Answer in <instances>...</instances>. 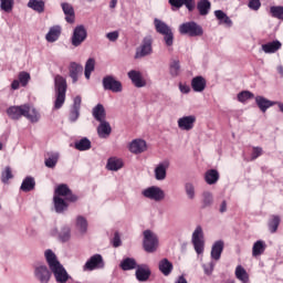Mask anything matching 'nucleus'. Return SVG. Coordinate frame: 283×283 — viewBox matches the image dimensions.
<instances>
[{"mask_svg":"<svg viewBox=\"0 0 283 283\" xmlns=\"http://www.w3.org/2000/svg\"><path fill=\"white\" fill-rule=\"evenodd\" d=\"M129 151L132 154H143V151H147V142L143 139H135L129 145Z\"/></svg>","mask_w":283,"mask_h":283,"instance_id":"nucleus-17","label":"nucleus"},{"mask_svg":"<svg viewBox=\"0 0 283 283\" xmlns=\"http://www.w3.org/2000/svg\"><path fill=\"white\" fill-rule=\"evenodd\" d=\"M248 6L250 10H258L262 7V2H260V0H250Z\"/></svg>","mask_w":283,"mask_h":283,"instance_id":"nucleus-61","label":"nucleus"},{"mask_svg":"<svg viewBox=\"0 0 283 283\" xmlns=\"http://www.w3.org/2000/svg\"><path fill=\"white\" fill-rule=\"evenodd\" d=\"M222 251H224V242L216 241L211 249L212 260H220V258L222 256Z\"/></svg>","mask_w":283,"mask_h":283,"instance_id":"nucleus-29","label":"nucleus"},{"mask_svg":"<svg viewBox=\"0 0 283 283\" xmlns=\"http://www.w3.org/2000/svg\"><path fill=\"white\" fill-rule=\"evenodd\" d=\"M179 32L180 34H187L188 36H202V34H205L202 27L193 21L180 24Z\"/></svg>","mask_w":283,"mask_h":283,"instance_id":"nucleus-4","label":"nucleus"},{"mask_svg":"<svg viewBox=\"0 0 283 283\" xmlns=\"http://www.w3.org/2000/svg\"><path fill=\"white\" fill-rule=\"evenodd\" d=\"M178 127L182 132H191L196 125V116L190 115V116H184L178 119Z\"/></svg>","mask_w":283,"mask_h":283,"instance_id":"nucleus-10","label":"nucleus"},{"mask_svg":"<svg viewBox=\"0 0 283 283\" xmlns=\"http://www.w3.org/2000/svg\"><path fill=\"white\" fill-rule=\"evenodd\" d=\"M168 3L172 8H177V10H180V8H182V0H168Z\"/></svg>","mask_w":283,"mask_h":283,"instance_id":"nucleus-64","label":"nucleus"},{"mask_svg":"<svg viewBox=\"0 0 283 283\" xmlns=\"http://www.w3.org/2000/svg\"><path fill=\"white\" fill-rule=\"evenodd\" d=\"M53 202L56 213H63L69 207L67 202H65L64 199L59 196L53 197Z\"/></svg>","mask_w":283,"mask_h":283,"instance_id":"nucleus-38","label":"nucleus"},{"mask_svg":"<svg viewBox=\"0 0 283 283\" xmlns=\"http://www.w3.org/2000/svg\"><path fill=\"white\" fill-rule=\"evenodd\" d=\"M70 191H71V189H70V187H67V185L61 184L56 187L54 196H57L59 198H61V197L65 198L67 196V193H70Z\"/></svg>","mask_w":283,"mask_h":283,"instance_id":"nucleus-47","label":"nucleus"},{"mask_svg":"<svg viewBox=\"0 0 283 283\" xmlns=\"http://www.w3.org/2000/svg\"><path fill=\"white\" fill-rule=\"evenodd\" d=\"M186 193L190 200H193L196 198V188H193L192 184H186Z\"/></svg>","mask_w":283,"mask_h":283,"instance_id":"nucleus-56","label":"nucleus"},{"mask_svg":"<svg viewBox=\"0 0 283 283\" xmlns=\"http://www.w3.org/2000/svg\"><path fill=\"white\" fill-rule=\"evenodd\" d=\"M138 266L139 264L136 262V259L134 258H126L119 264L122 271H134V269H138Z\"/></svg>","mask_w":283,"mask_h":283,"instance_id":"nucleus-27","label":"nucleus"},{"mask_svg":"<svg viewBox=\"0 0 283 283\" xmlns=\"http://www.w3.org/2000/svg\"><path fill=\"white\" fill-rule=\"evenodd\" d=\"M27 107V112L24 113V118L30 120L31 123H39V118H41V115L36 111V108L31 107L28 104H24Z\"/></svg>","mask_w":283,"mask_h":283,"instance_id":"nucleus-24","label":"nucleus"},{"mask_svg":"<svg viewBox=\"0 0 283 283\" xmlns=\"http://www.w3.org/2000/svg\"><path fill=\"white\" fill-rule=\"evenodd\" d=\"M214 266H216L214 262H210V263L203 264L202 269L205 271V274L206 275H211V273H213Z\"/></svg>","mask_w":283,"mask_h":283,"instance_id":"nucleus-58","label":"nucleus"},{"mask_svg":"<svg viewBox=\"0 0 283 283\" xmlns=\"http://www.w3.org/2000/svg\"><path fill=\"white\" fill-rule=\"evenodd\" d=\"M75 227L82 235H85V233H87L88 227L87 219H85L83 216H77Z\"/></svg>","mask_w":283,"mask_h":283,"instance_id":"nucleus-37","label":"nucleus"},{"mask_svg":"<svg viewBox=\"0 0 283 283\" xmlns=\"http://www.w3.org/2000/svg\"><path fill=\"white\" fill-rule=\"evenodd\" d=\"M59 36H61V27L54 25L50 28L49 32L45 35V39L49 43H54L59 41Z\"/></svg>","mask_w":283,"mask_h":283,"instance_id":"nucleus-23","label":"nucleus"},{"mask_svg":"<svg viewBox=\"0 0 283 283\" xmlns=\"http://www.w3.org/2000/svg\"><path fill=\"white\" fill-rule=\"evenodd\" d=\"M71 233H72V230L70 229V227L62 228L59 234L61 242H69L70 238H72Z\"/></svg>","mask_w":283,"mask_h":283,"instance_id":"nucleus-51","label":"nucleus"},{"mask_svg":"<svg viewBox=\"0 0 283 283\" xmlns=\"http://www.w3.org/2000/svg\"><path fill=\"white\" fill-rule=\"evenodd\" d=\"M197 10L201 17H207L211 10V2L209 0H200L197 3Z\"/></svg>","mask_w":283,"mask_h":283,"instance_id":"nucleus-33","label":"nucleus"},{"mask_svg":"<svg viewBox=\"0 0 283 283\" xmlns=\"http://www.w3.org/2000/svg\"><path fill=\"white\" fill-rule=\"evenodd\" d=\"M211 205H213V193L205 191L202 193V209H207V207H211Z\"/></svg>","mask_w":283,"mask_h":283,"instance_id":"nucleus-46","label":"nucleus"},{"mask_svg":"<svg viewBox=\"0 0 283 283\" xmlns=\"http://www.w3.org/2000/svg\"><path fill=\"white\" fill-rule=\"evenodd\" d=\"M97 134L99 138H107L109 134H112V126L108 124L107 120L99 122V125L97 127Z\"/></svg>","mask_w":283,"mask_h":283,"instance_id":"nucleus-26","label":"nucleus"},{"mask_svg":"<svg viewBox=\"0 0 283 283\" xmlns=\"http://www.w3.org/2000/svg\"><path fill=\"white\" fill-rule=\"evenodd\" d=\"M280 48H282V43L277 40L262 45V50L265 54H275Z\"/></svg>","mask_w":283,"mask_h":283,"instance_id":"nucleus-31","label":"nucleus"},{"mask_svg":"<svg viewBox=\"0 0 283 283\" xmlns=\"http://www.w3.org/2000/svg\"><path fill=\"white\" fill-rule=\"evenodd\" d=\"M69 70L73 83H76L78 81V74H83V65L72 62Z\"/></svg>","mask_w":283,"mask_h":283,"instance_id":"nucleus-28","label":"nucleus"},{"mask_svg":"<svg viewBox=\"0 0 283 283\" xmlns=\"http://www.w3.org/2000/svg\"><path fill=\"white\" fill-rule=\"evenodd\" d=\"M255 103H256L259 109L263 114H265L266 109H269V107H273V105H279L280 106L281 102H273L271 99L265 98L264 96L259 95V96L255 97Z\"/></svg>","mask_w":283,"mask_h":283,"instance_id":"nucleus-15","label":"nucleus"},{"mask_svg":"<svg viewBox=\"0 0 283 283\" xmlns=\"http://www.w3.org/2000/svg\"><path fill=\"white\" fill-rule=\"evenodd\" d=\"M128 78H130L133 85L135 87H145L146 83L143 81V75H140V72L138 71H130L128 72Z\"/></svg>","mask_w":283,"mask_h":283,"instance_id":"nucleus-21","label":"nucleus"},{"mask_svg":"<svg viewBox=\"0 0 283 283\" xmlns=\"http://www.w3.org/2000/svg\"><path fill=\"white\" fill-rule=\"evenodd\" d=\"M280 222H282V220L280 219V216L277 214H272L269 222H268V227L270 230V233H277V229L280 227Z\"/></svg>","mask_w":283,"mask_h":283,"instance_id":"nucleus-39","label":"nucleus"},{"mask_svg":"<svg viewBox=\"0 0 283 283\" xmlns=\"http://www.w3.org/2000/svg\"><path fill=\"white\" fill-rule=\"evenodd\" d=\"M214 17L220 21V23H223L224 25H233V21H231V18L224 13L222 10L214 11Z\"/></svg>","mask_w":283,"mask_h":283,"instance_id":"nucleus-42","label":"nucleus"},{"mask_svg":"<svg viewBox=\"0 0 283 283\" xmlns=\"http://www.w3.org/2000/svg\"><path fill=\"white\" fill-rule=\"evenodd\" d=\"M59 163V154H52L49 158L45 159L44 164L45 167H49V169H54L56 167V164Z\"/></svg>","mask_w":283,"mask_h":283,"instance_id":"nucleus-50","label":"nucleus"},{"mask_svg":"<svg viewBox=\"0 0 283 283\" xmlns=\"http://www.w3.org/2000/svg\"><path fill=\"white\" fill-rule=\"evenodd\" d=\"M143 196H145V198H149V200H155V202L165 200V191L156 186L145 189L143 191Z\"/></svg>","mask_w":283,"mask_h":283,"instance_id":"nucleus-8","label":"nucleus"},{"mask_svg":"<svg viewBox=\"0 0 283 283\" xmlns=\"http://www.w3.org/2000/svg\"><path fill=\"white\" fill-rule=\"evenodd\" d=\"M44 255H45V259H46L50 270L54 269V266H59V264H61V262H59V260L56 259V254H54L52 252V250H46Z\"/></svg>","mask_w":283,"mask_h":283,"instance_id":"nucleus-40","label":"nucleus"},{"mask_svg":"<svg viewBox=\"0 0 283 283\" xmlns=\"http://www.w3.org/2000/svg\"><path fill=\"white\" fill-rule=\"evenodd\" d=\"M106 168L109 171H118V169H123V160L116 157H111L107 161Z\"/></svg>","mask_w":283,"mask_h":283,"instance_id":"nucleus-35","label":"nucleus"},{"mask_svg":"<svg viewBox=\"0 0 283 283\" xmlns=\"http://www.w3.org/2000/svg\"><path fill=\"white\" fill-rule=\"evenodd\" d=\"M154 24L156 32L164 35L165 44L168 48H171V45H174V32L171 31V28H169L163 20L158 19L154 20Z\"/></svg>","mask_w":283,"mask_h":283,"instance_id":"nucleus-2","label":"nucleus"},{"mask_svg":"<svg viewBox=\"0 0 283 283\" xmlns=\"http://www.w3.org/2000/svg\"><path fill=\"white\" fill-rule=\"evenodd\" d=\"M135 276L138 282H147V280L151 277V270L149 269V265L140 264L139 266H137Z\"/></svg>","mask_w":283,"mask_h":283,"instance_id":"nucleus-13","label":"nucleus"},{"mask_svg":"<svg viewBox=\"0 0 283 283\" xmlns=\"http://www.w3.org/2000/svg\"><path fill=\"white\" fill-rule=\"evenodd\" d=\"M18 78H19L20 85H22V87H25L28 83H30L31 76H30V73L22 71L19 73Z\"/></svg>","mask_w":283,"mask_h":283,"instance_id":"nucleus-52","label":"nucleus"},{"mask_svg":"<svg viewBox=\"0 0 283 283\" xmlns=\"http://www.w3.org/2000/svg\"><path fill=\"white\" fill-rule=\"evenodd\" d=\"M205 180L207 185H216L220 180V172L216 169H210L205 174Z\"/></svg>","mask_w":283,"mask_h":283,"instance_id":"nucleus-32","label":"nucleus"},{"mask_svg":"<svg viewBox=\"0 0 283 283\" xmlns=\"http://www.w3.org/2000/svg\"><path fill=\"white\" fill-rule=\"evenodd\" d=\"M0 8L4 10V12H12V6H14L13 0H0Z\"/></svg>","mask_w":283,"mask_h":283,"instance_id":"nucleus-53","label":"nucleus"},{"mask_svg":"<svg viewBox=\"0 0 283 283\" xmlns=\"http://www.w3.org/2000/svg\"><path fill=\"white\" fill-rule=\"evenodd\" d=\"M75 149H77V151H87L88 149H92V142H90L87 137H84L78 142H75Z\"/></svg>","mask_w":283,"mask_h":283,"instance_id":"nucleus-41","label":"nucleus"},{"mask_svg":"<svg viewBox=\"0 0 283 283\" xmlns=\"http://www.w3.org/2000/svg\"><path fill=\"white\" fill-rule=\"evenodd\" d=\"M270 14L273 19H279L283 21V7L282 6H274L270 8Z\"/></svg>","mask_w":283,"mask_h":283,"instance_id":"nucleus-45","label":"nucleus"},{"mask_svg":"<svg viewBox=\"0 0 283 283\" xmlns=\"http://www.w3.org/2000/svg\"><path fill=\"white\" fill-rule=\"evenodd\" d=\"M170 74L171 76H178L180 74V61H172L170 64Z\"/></svg>","mask_w":283,"mask_h":283,"instance_id":"nucleus-55","label":"nucleus"},{"mask_svg":"<svg viewBox=\"0 0 283 283\" xmlns=\"http://www.w3.org/2000/svg\"><path fill=\"white\" fill-rule=\"evenodd\" d=\"M235 277L242 283H249V273H247V270L242 265L235 268Z\"/></svg>","mask_w":283,"mask_h":283,"instance_id":"nucleus-43","label":"nucleus"},{"mask_svg":"<svg viewBox=\"0 0 283 283\" xmlns=\"http://www.w3.org/2000/svg\"><path fill=\"white\" fill-rule=\"evenodd\" d=\"M262 154H264V150H262V147H253L251 160H258V158H260V156H262Z\"/></svg>","mask_w":283,"mask_h":283,"instance_id":"nucleus-57","label":"nucleus"},{"mask_svg":"<svg viewBox=\"0 0 283 283\" xmlns=\"http://www.w3.org/2000/svg\"><path fill=\"white\" fill-rule=\"evenodd\" d=\"M143 247L146 253H154L158 249V235L151 230L144 231Z\"/></svg>","mask_w":283,"mask_h":283,"instance_id":"nucleus-3","label":"nucleus"},{"mask_svg":"<svg viewBox=\"0 0 283 283\" xmlns=\"http://www.w3.org/2000/svg\"><path fill=\"white\" fill-rule=\"evenodd\" d=\"M87 39V30L84 25H77L75 27L73 31V35L71 38V43L74 48H78V45H82Z\"/></svg>","mask_w":283,"mask_h":283,"instance_id":"nucleus-7","label":"nucleus"},{"mask_svg":"<svg viewBox=\"0 0 283 283\" xmlns=\"http://www.w3.org/2000/svg\"><path fill=\"white\" fill-rule=\"evenodd\" d=\"M78 116H81V109L71 107L69 120L71 123H76V120H78Z\"/></svg>","mask_w":283,"mask_h":283,"instance_id":"nucleus-54","label":"nucleus"},{"mask_svg":"<svg viewBox=\"0 0 283 283\" xmlns=\"http://www.w3.org/2000/svg\"><path fill=\"white\" fill-rule=\"evenodd\" d=\"M118 31H113L106 34V39H108V41H118Z\"/></svg>","mask_w":283,"mask_h":283,"instance_id":"nucleus-62","label":"nucleus"},{"mask_svg":"<svg viewBox=\"0 0 283 283\" xmlns=\"http://www.w3.org/2000/svg\"><path fill=\"white\" fill-rule=\"evenodd\" d=\"M51 271L59 283H65L67 280H70V275L67 274V271H65V268L61 265H55L54 268H51Z\"/></svg>","mask_w":283,"mask_h":283,"instance_id":"nucleus-14","label":"nucleus"},{"mask_svg":"<svg viewBox=\"0 0 283 283\" xmlns=\"http://www.w3.org/2000/svg\"><path fill=\"white\" fill-rule=\"evenodd\" d=\"M36 187V181L33 177H25L21 184V191H24V193H28L30 191H34V188Z\"/></svg>","mask_w":283,"mask_h":283,"instance_id":"nucleus-30","label":"nucleus"},{"mask_svg":"<svg viewBox=\"0 0 283 283\" xmlns=\"http://www.w3.org/2000/svg\"><path fill=\"white\" fill-rule=\"evenodd\" d=\"M151 45H154V39H151V35L145 36L142 41V44L136 50L135 59H143L144 56H149V54L154 52Z\"/></svg>","mask_w":283,"mask_h":283,"instance_id":"nucleus-5","label":"nucleus"},{"mask_svg":"<svg viewBox=\"0 0 283 283\" xmlns=\"http://www.w3.org/2000/svg\"><path fill=\"white\" fill-rule=\"evenodd\" d=\"M65 200H67V202H76L78 200V196L74 195L72 190H70V192L65 196Z\"/></svg>","mask_w":283,"mask_h":283,"instance_id":"nucleus-63","label":"nucleus"},{"mask_svg":"<svg viewBox=\"0 0 283 283\" xmlns=\"http://www.w3.org/2000/svg\"><path fill=\"white\" fill-rule=\"evenodd\" d=\"M28 8L38 12V14H43L45 12V1L43 0H29Z\"/></svg>","mask_w":283,"mask_h":283,"instance_id":"nucleus-25","label":"nucleus"},{"mask_svg":"<svg viewBox=\"0 0 283 283\" xmlns=\"http://www.w3.org/2000/svg\"><path fill=\"white\" fill-rule=\"evenodd\" d=\"M103 87L109 92H123V84L119 81H116L112 75H107L103 78Z\"/></svg>","mask_w":283,"mask_h":283,"instance_id":"nucleus-9","label":"nucleus"},{"mask_svg":"<svg viewBox=\"0 0 283 283\" xmlns=\"http://www.w3.org/2000/svg\"><path fill=\"white\" fill-rule=\"evenodd\" d=\"M112 244L115 249H118V247L123 244V241H120V234L118 232H115Z\"/></svg>","mask_w":283,"mask_h":283,"instance_id":"nucleus-60","label":"nucleus"},{"mask_svg":"<svg viewBox=\"0 0 283 283\" xmlns=\"http://www.w3.org/2000/svg\"><path fill=\"white\" fill-rule=\"evenodd\" d=\"M94 67H96V60H94V57H90L85 64V78L90 80V77L92 76V72H94Z\"/></svg>","mask_w":283,"mask_h":283,"instance_id":"nucleus-44","label":"nucleus"},{"mask_svg":"<svg viewBox=\"0 0 283 283\" xmlns=\"http://www.w3.org/2000/svg\"><path fill=\"white\" fill-rule=\"evenodd\" d=\"M264 251H266V243L264 241L259 240V241L254 242V244L252 247L253 258H258V256L262 255V253H264Z\"/></svg>","mask_w":283,"mask_h":283,"instance_id":"nucleus-36","label":"nucleus"},{"mask_svg":"<svg viewBox=\"0 0 283 283\" xmlns=\"http://www.w3.org/2000/svg\"><path fill=\"white\" fill-rule=\"evenodd\" d=\"M93 117L95 118V120H97V123H101L103 120H105V118H107V113L105 112V106H103V104H97L94 108H93Z\"/></svg>","mask_w":283,"mask_h":283,"instance_id":"nucleus-22","label":"nucleus"},{"mask_svg":"<svg viewBox=\"0 0 283 283\" xmlns=\"http://www.w3.org/2000/svg\"><path fill=\"white\" fill-rule=\"evenodd\" d=\"M34 275L36 280L41 283H48L50 282V277H52V273L48 269L46 265H38L34 270Z\"/></svg>","mask_w":283,"mask_h":283,"instance_id":"nucleus-11","label":"nucleus"},{"mask_svg":"<svg viewBox=\"0 0 283 283\" xmlns=\"http://www.w3.org/2000/svg\"><path fill=\"white\" fill-rule=\"evenodd\" d=\"M167 169H169V161L160 163L155 168V178H156V180H165V178H167Z\"/></svg>","mask_w":283,"mask_h":283,"instance_id":"nucleus-18","label":"nucleus"},{"mask_svg":"<svg viewBox=\"0 0 283 283\" xmlns=\"http://www.w3.org/2000/svg\"><path fill=\"white\" fill-rule=\"evenodd\" d=\"M159 271L163 275H170L174 271V264L169 260L163 259L159 261Z\"/></svg>","mask_w":283,"mask_h":283,"instance_id":"nucleus-34","label":"nucleus"},{"mask_svg":"<svg viewBox=\"0 0 283 283\" xmlns=\"http://www.w3.org/2000/svg\"><path fill=\"white\" fill-rule=\"evenodd\" d=\"M55 85V109H61L65 104V94L67 93V81L62 75H56L54 78Z\"/></svg>","mask_w":283,"mask_h":283,"instance_id":"nucleus-1","label":"nucleus"},{"mask_svg":"<svg viewBox=\"0 0 283 283\" xmlns=\"http://www.w3.org/2000/svg\"><path fill=\"white\" fill-rule=\"evenodd\" d=\"M191 87L193 92H205L207 90V80L202 76H196L191 80Z\"/></svg>","mask_w":283,"mask_h":283,"instance_id":"nucleus-19","label":"nucleus"},{"mask_svg":"<svg viewBox=\"0 0 283 283\" xmlns=\"http://www.w3.org/2000/svg\"><path fill=\"white\" fill-rule=\"evenodd\" d=\"M12 178H14V175H12V168H10V166H7L1 172V180L4 185H8V180H12Z\"/></svg>","mask_w":283,"mask_h":283,"instance_id":"nucleus-49","label":"nucleus"},{"mask_svg":"<svg viewBox=\"0 0 283 283\" xmlns=\"http://www.w3.org/2000/svg\"><path fill=\"white\" fill-rule=\"evenodd\" d=\"M251 98H255V95L251 93V91H242L238 94L239 103H247V101H251Z\"/></svg>","mask_w":283,"mask_h":283,"instance_id":"nucleus-48","label":"nucleus"},{"mask_svg":"<svg viewBox=\"0 0 283 283\" xmlns=\"http://www.w3.org/2000/svg\"><path fill=\"white\" fill-rule=\"evenodd\" d=\"M192 244L198 255L205 253V232L200 226H198L192 233Z\"/></svg>","mask_w":283,"mask_h":283,"instance_id":"nucleus-6","label":"nucleus"},{"mask_svg":"<svg viewBox=\"0 0 283 283\" xmlns=\"http://www.w3.org/2000/svg\"><path fill=\"white\" fill-rule=\"evenodd\" d=\"M25 112H28L25 104L20 106H11L7 109V114L12 120H19L21 116H24Z\"/></svg>","mask_w":283,"mask_h":283,"instance_id":"nucleus-12","label":"nucleus"},{"mask_svg":"<svg viewBox=\"0 0 283 283\" xmlns=\"http://www.w3.org/2000/svg\"><path fill=\"white\" fill-rule=\"evenodd\" d=\"M181 3H182V6H186V8L189 12H193V9L196 8L195 0H181Z\"/></svg>","mask_w":283,"mask_h":283,"instance_id":"nucleus-59","label":"nucleus"},{"mask_svg":"<svg viewBox=\"0 0 283 283\" xmlns=\"http://www.w3.org/2000/svg\"><path fill=\"white\" fill-rule=\"evenodd\" d=\"M62 10L65 14V21L67 23H74V20L76 19V15L74 13V7L72 4L64 2L62 3Z\"/></svg>","mask_w":283,"mask_h":283,"instance_id":"nucleus-20","label":"nucleus"},{"mask_svg":"<svg viewBox=\"0 0 283 283\" xmlns=\"http://www.w3.org/2000/svg\"><path fill=\"white\" fill-rule=\"evenodd\" d=\"M103 264V256L101 254H94L84 265V271H94Z\"/></svg>","mask_w":283,"mask_h":283,"instance_id":"nucleus-16","label":"nucleus"}]
</instances>
